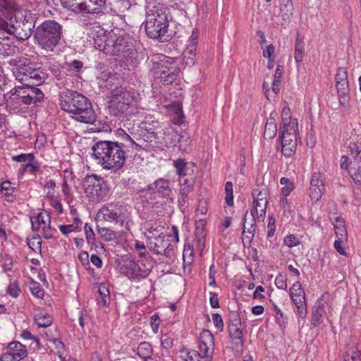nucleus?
<instances>
[{
  "instance_id": "obj_1",
  "label": "nucleus",
  "mask_w": 361,
  "mask_h": 361,
  "mask_svg": "<svg viewBox=\"0 0 361 361\" xmlns=\"http://www.w3.org/2000/svg\"><path fill=\"white\" fill-rule=\"evenodd\" d=\"M127 146L122 142L99 140L92 147V157L103 169L116 171L126 163Z\"/></svg>"
},
{
  "instance_id": "obj_2",
  "label": "nucleus",
  "mask_w": 361,
  "mask_h": 361,
  "mask_svg": "<svg viewBox=\"0 0 361 361\" xmlns=\"http://www.w3.org/2000/svg\"><path fill=\"white\" fill-rule=\"evenodd\" d=\"M60 106L61 109L73 114L75 121L93 123L96 121V114L92 103L83 94L72 90H67L61 94Z\"/></svg>"
},
{
  "instance_id": "obj_3",
  "label": "nucleus",
  "mask_w": 361,
  "mask_h": 361,
  "mask_svg": "<svg viewBox=\"0 0 361 361\" xmlns=\"http://www.w3.org/2000/svg\"><path fill=\"white\" fill-rule=\"evenodd\" d=\"M63 27L54 20H47L38 25L33 33L36 44L47 53L53 52L61 39Z\"/></svg>"
},
{
  "instance_id": "obj_4",
  "label": "nucleus",
  "mask_w": 361,
  "mask_h": 361,
  "mask_svg": "<svg viewBox=\"0 0 361 361\" xmlns=\"http://www.w3.org/2000/svg\"><path fill=\"white\" fill-rule=\"evenodd\" d=\"M145 28L147 35L160 42H167L171 39L169 33V20L165 8L154 7L147 13Z\"/></svg>"
},
{
  "instance_id": "obj_5",
  "label": "nucleus",
  "mask_w": 361,
  "mask_h": 361,
  "mask_svg": "<svg viewBox=\"0 0 361 361\" xmlns=\"http://www.w3.org/2000/svg\"><path fill=\"white\" fill-rule=\"evenodd\" d=\"M82 187L84 192L92 202L103 200L108 195L109 188L106 183L97 175L86 176L83 179Z\"/></svg>"
},
{
  "instance_id": "obj_6",
  "label": "nucleus",
  "mask_w": 361,
  "mask_h": 361,
  "mask_svg": "<svg viewBox=\"0 0 361 361\" xmlns=\"http://www.w3.org/2000/svg\"><path fill=\"white\" fill-rule=\"evenodd\" d=\"M21 73L18 75V81L25 86L29 85L38 86L43 84L49 77L48 71L42 67L27 62V66H21Z\"/></svg>"
},
{
  "instance_id": "obj_7",
  "label": "nucleus",
  "mask_w": 361,
  "mask_h": 361,
  "mask_svg": "<svg viewBox=\"0 0 361 361\" xmlns=\"http://www.w3.org/2000/svg\"><path fill=\"white\" fill-rule=\"evenodd\" d=\"M99 213L102 214L105 221L114 223L121 228H125L128 231L129 230V213L122 205L109 204L103 206L99 209Z\"/></svg>"
},
{
  "instance_id": "obj_8",
  "label": "nucleus",
  "mask_w": 361,
  "mask_h": 361,
  "mask_svg": "<svg viewBox=\"0 0 361 361\" xmlns=\"http://www.w3.org/2000/svg\"><path fill=\"white\" fill-rule=\"evenodd\" d=\"M161 58H159V61L153 62L155 77L160 79L163 85H169L174 81L180 70L170 58L165 56H162Z\"/></svg>"
},
{
  "instance_id": "obj_9",
  "label": "nucleus",
  "mask_w": 361,
  "mask_h": 361,
  "mask_svg": "<svg viewBox=\"0 0 361 361\" xmlns=\"http://www.w3.org/2000/svg\"><path fill=\"white\" fill-rule=\"evenodd\" d=\"M279 134L283 154L287 157H291L295 154L297 147L296 130L284 122L281 124Z\"/></svg>"
},
{
  "instance_id": "obj_10",
  "label": "nucleus",
  "mask_w": 361,
  "mask_h": 361,
  "mask_svg": "<svg viewBox=\"0 0 361 361\" xmlns=\"http://www.w3.org/2000/svg\"><path fill=\"white\" fill-rule=\"evenodd\" d=\"M108 49L109 55L123 56L127 60L132 59L135 54V49L130 38L121 36L118 37H111Z\"/></svg>"
},
{
  "instance_id": "obj_11",
  "label": "nucleus",
  "mask_w": 361,
  "mask_h": 361,
  "mask_svg": "<svg viewBox=\"0 0 361 361\" xmlns=\"http://www.w3.org/2000/svg\"><path fill=\"white\" fill-rule=\"evenodd\" d=\"M290 296L297 307L298 314L301 318L307 316V310L305 300V293L302 288L301 283L296 281L289 289Z\"/></svg>"
},
{
  "instance_id": "obj_12",
  "label": "nucleus",
  "mask_w": 361,
  "mask_h": 361,
  "mask_svg": "<svg viewBox=\"0 0 361 361\" xmlns=\"http://www.w3.org/2000/svg\"><path fill=\"white\" fill-rule=\"evenodd\" d=\"M170 237L171 235L164 236L161 235L155 237L149 240L147 247L156 255H162L170 257L171 252L173 249V246L170 243Z\"/></svg>"
},
{
  "instance_id": "obj_13",
  "label": "nucleus",
  "mask_w": 361,
  "mask_h": 361,
  "mask_svg": "<svg viewBox=\"0 0 361 361\" xmlns=\"http://www.w3.org/2000/svg\"><path fill=\"white\" fill-rule=\"evenodd\" d=\"M120 271L130 279L136 280L147 276V272L142 270L140 266L133 259L126 257L122 260Z\"/></svg>"
},
{
  "instance_id": "obj_14",
  "label": "nucleus",
  "mask_w": 361,
  "mask_h": 361,
  "mask_svg": "<svg viewBox=\"0 0 361 361\" xmlns=\"http://www.w3.org/2000/svg\"><path fill=\"white\" fill-rule=\"evenodd\" d=\"M324 175L319 172L312 176L310 186V197L312 200L318 201L325 191Z\"/></svg>"
},
{
  "instance_id": "obj_15",
  "label": "nucleus",
  "mask_w": 361,
  "mask_h": 361,
  "mask_svg": "<svg viewBox=\"0 0 361 361\" xmlns=\"http://www.w3.org/2000/svg\"><path fill=\"white\" fill-rule=\"evenodd\" d=\"M89 35L93 40L94 47L103 51L104 54H108L110 37L106 35V32L99 27H97L96 29L93 28L91 30Z\"/></svg>"
},
{
  "instance_id": "obj_16",
  "label": "nucleus",
  "mask_w": 361,
  "mask_h": 361,
  "mask_svg": "<svg viewBox=\"0 0 361 361\" xmlns=\"http://www.w3.org/2000/svg\"><path fill=\"white\" fill-rule=\"evenodd\" d=\"M135 93L124 87H118L111 92V97L120 101L128 108L135 98Z\"/></svg>"
},
{
  "instance_id": "obj_17",
  "label": "nucleus",
  "mask_w": 361,
  "mask_h": 361,
  "mask_svg": "<svg viewBox=\"0 0 361 361\" xmlns=\"http://www.w3.org/2000/svg\"><path fill=\"white\" fill-rule=\"evenodd\" d=\"M147 190H154V192L162 197H169L172 193L169 181L164 178H159L155 180L153 183L148 185Z\"/></svg>"
},
{
  "instance_id": "obj_18",
  "label": "nucleus",
  "mask_w": 361,
  "mask_h": 361,
  "mask_svg": "<svg viewBox=\"0 0 361 361\" xmlns=\"http://www.w3.org/2000/svg\"><path fill=\"white\" fill-rule=\"evenodd\" d=\"M293 10L294 7L292 0H280L279 16L281 18L280 23L281 25H286L290 23Z\"/></svg>"
},
{
  "instance_id": "obj_19",
  "label": "nucleus",
  "mask_w": 361,
  "mask_h": 361,
  "mask_svg": "<svg viewBox=\"0 0 361 361\" xmlns=\"http://www.w3.org/2000/svg\"><path fill=\"white\" fill-rule=\"evenodd\" d=\"M268 199H254L253 209L251 210L252 221H255V216L259 221H263L265 217Z\"/></svg>"
},
{
  "instance_id": "obj_20",
  "label": "nucleus",
  "mask_w": 361,
  "mask_h": 361,
  "mask_svg": "<svg viewBox=\"0 0 361 361\" xmlns=\"http://www.w3.org/2000/svg\"><path fill=\"white\" fill-rule=\"evenodd\" d=\"M84 8V13H104L106 10V0H85Z\"/></svg>"
},
{
  "instance_id": "obj_21",
  "label": "nucleus",
  "mask_w": 361,
  "mask_h": 361,
  "mask_svg": "<svg viewBox=\"0 0 361 361\" xmlns=\"http://www.w3.org/2000/svg\"><path fill=\"white\" fill-rule=\"evenodd\" d=\"M123 133V140L128 141L130 142L129 147L132 148V149H135V151H140L141 149H144L147 145H142V143L137 142V141L142 142V136L139 135V129L137 130L135 133H131L133 137L127 134L124 130H121Z\"/></svg>"
},
{
  "instance_id": "obj_22",
  "label": "nucleus",
  "mask_w": 361,
  "mask_h": 361,
  "mask_svg": "<svg viewBox=\"0 0 361 361\" xmlns=\"http://www.w3.org/2000/svg\"><path fill=\"white\" fill-rule=\"evenodd\" d=\"M16 11L14 0H0V14L3 18L11 19Z\"/></svg>"
},
{
  "instance_id": "obj_23",
  "label": "nucleus",
  "mask_w": 361,
  "mask_h": 361,
  "mask_svg": "<svg viewBox=\"0 0 361 361\" xmlns=\"http://www.w3.org/2000/svg\"><path fill=\"white\" fill-rule=\"evenodd\" d=\"M242 325H228V331L229 336L232 340L235 341V344L236 348H243L244 345V340L243 338V331L241 329Z\"/></svg>"
},
{
  "instance_id": "obj_24",
  "label": "nucleus",
  "mask_w": 361,
  "mask_h": 361,
  "mask_svg": "<svg viewBox=\"0 0 361 361\" xmlns=\"http://www.w3.org/2000/svg\"><path fill=\"white\" fill-rule=\"evenodd\" d=\"M64 8L75 13H84L85 0H60Z\"/></svg>"
},
{
  "instance_id": "obj_25",
  "label": "nucleus",
  "mask_w": 361,
  "mask_h": 361,
  "mask_svg": "<svg viewBox=\"0 0 361 361\" xmlns=\"http://www.w3.org/2000/svg\"><path fill=\"white\" fill-rule=\"evenodd\" d=\"M333 225L336 238L341 240H348V231L345 220L342 217L338 216L333 222Z\"/></svg>"
},
{
  "instance_id": "obj_26",
  "label": "nucleus",
  "mask_w": 361,
  "mask_h": 361,
  "mask_svg": "<svg viewBox=\"0 0 361 361\" xmlns=\"http://www.w3.org/2000/svg\"><path fill=\"white\" fill-rule=\"evenodd\" d=\"M108 108L110 114L114 116H121L129 109L120 101L111 97L110 101L108 102Z\"/></svg>"
},
{
  "instance_id": "obj_27",
  "label": "nucleus",
  "mask_w": 361,
  "mask_h": 361,
  "mask_svg": "<svg viewBox=\"0 0 361 361\" xmlns=\"http://www.w3.org/2000/svg\"><path fill=\"white\" fill-rule=\"evenodd\" d=\"M8 349L10 353L16 355L17 360H22L27 355L25 346L18 341L10 343Z\"/></svg>"
},
{
  "instance_id": "obj_28",
  "label": "nucleus",
  "mask_w": 361,
  "mask_h": 361,
  "mask_svg": "<svg viewBox=\"0 0 361 361\" xmlns=\"http://www.w3.org/2000/svg\"><path fill=\"white\" fill-rule=\"evenodd\" d=\"M195 180L192 177L184 180L183 183L180 184V195L181 196L179 200L180 203L185 204L188 194L193 190Z\"/></svg>"
},
{
  "instance_id": "obj_29",
  "label": "nucleus",
  "mask_w": 361,
  "mask_h": 361,
  "mask_svg": "<svg viewBox=\"0 0 361 361\" xmlns=\"http://www.w3.org/2000/svg\"><path fill=\"white\" fill-rule=\"evenodd\" d=\"M248 211L245 212V218H244V224H245V222L247 221V216ZM255 221H252L250 224V228H247L245 225H243V231L242 233V240L244 244H250L255 233Z\"/></svg>"
},
{
  "instance_id": "obj_30",
  "label": "nucleus",
  "mask_w": 361,
  "mask_h": 361,
  "mask_svg": "<svg viewBox=\"0 0 361 361\" xmlns=\"http://www.w3.org/2000/svg\"><path fill=\"white\" fill-rule=\"evenodd\" d=\"M324 313V309L321 302H317L312 312V325L317 326L322 322V317Z\"/></svg>"
},
{
  "instance_id": "obj_31",
  "label": "nucleus",
  "mask_w": 361,
  "mask_h": 361,
  "mask_svg": "<svg viewBox=\"0 0 361 361\" xmlns=\"http://www.w3.org/2000/svg\"><path fill=\"white\" fill-rule=\"evenodd\" d=\"M304 37L298 34L295 44V60L297 63L301 62L305 56Z\"/></svg>"
},
{
  "instance_id": "obj_32",
  "label": "nucleus",
  "mask_w": 361,
  "mask_h": 361,
  "mask_svg": "<svg viewBox=\"0 0 361 361\" xmlns=\"http://www.w3.org/2000/svg\"><path fill=\"white\" fill-rule=\"evenodd\" d=\"M277 132V126L275 119L271 116L267 121L264 128V137L266 139L274 138Z\"/></svg>"
},
{
  "instance_id": "obj_33",
  "label": "nucleus",
  "mask_w": 361,
  "mask_h": 361,
  "mask_svg": "<svg viewBox=\"0 0 361 361\" xmlns=\"http://www.w3.org/2000/svg\"><path fill=\"white\" fill-rule=\"evenodd\" d=\"M351 164L353 166L350 171V176L355 183L361 184V157L354 159Z\"/></svg>"
},
{
  "instance_id": "obj_34",
  "label": "nucleus",
  "mask_w": 361,
  "mask_h": 361,
  "mask_svg": "<svg viewBox=\"0 0 361 361\" xmlns=\"http://www.w3.org/2000/svg\"><path fill=\"white\" fill-rule=\"evenodd\" d=\"M183 61L188 66H192L195 63L196 56V47L194 44H188L183 53Z\"/></svg>"
},
{
  "instance_id": "obj_35",
  "label": "nucleus",
  "mask_w": 361,
  "mask_h": 361,
  "mask_svg": "<svg viewBox=\"0 0 361 361\" xmlns=\"http://www.w3.org/2000/svg\"><path fill=\"white\" fill-rule=\"evenodd\" d=\"M15 188L11 185V183L9 180L4 181L1 186V192L6 198L8 202H12L15 197L13 192Z\"/></svg>"
},
{
  "instance_id": "obj_36",
  "label": "nucleus",
  "mask_w": 361,
  "mask_h": 361,
  "mask_svg": "<svg viewBox=\"0 0 361 361\" xmlns=\"http://www.w3.org/2000/svg\"><path fill=\"white\" fill-rule=\"evenodd\" d=\"M361 353L356 346L348 347L343 361H361Z\"/></svg>"
},
{
  "instance_id": "obj_37",
  "label": "nucleus",
  "mask_w": 361,
  "mask_h": 361,
  "mask_svg": "<svg viewBox=\"0 0 361 361\" xmlns=\"http://www.w3.org/2000/svg\"><path fill=\"white\" fill-rule=\"evenodd\" d=\"M99 298L97 299V303L104 307L109 304L110 296L109 289L104 285H101L99 288Z\"/></svg>"
},
{
  "instance_id": "obj_38",
  "label": "nucleus",
  "mask_w": 361,
  "mask_h": 361,
  "mask_svg": "<svg viewBox=\"0 0 361 361\" xmlns=\"http://www.w3.org/2000/svg\"><path fill=\"white\" fill-rule=\"evenodd\" d=\"M139 135L142 136V145L144 143H152L156 139V133L152 128H140Z\"/></svg>"
},
{
  "instance_id": "obj_39",
  "label": "nucleus",
  "mask_w": 361,
  "mask_h": 361,
  "mask_svg": "<svg viewBox=\"0 0 361 361\" xmlns=\"http://www.w3.org/2000/svg\"><path fill=\"white\" fill-rule=\"evenodd\" d=\"M35 321L39 327H47L52 324V319L50 315L39 313L35 315Z\"/></svg>"
},
{
  "instance_id": "obj_40",
  "label": "nucleus",
  "mask_w": 361,
  "mask_h": 361,
  "mask_svg": "<svg viewBox=\"0 0 361 361\" xmlns=\"http://www.w3.org/2000/svg\"><path fill=\"white\" fill-rule=\"evenodd\" d=\"M34 86L35 85H29L27 91L30 93V95L32 96V103L35 104L43 100L44 93L39 88Z\"/></svg>"
},
{
  "instance_id": "obj_41",
  "label": "nucleus",
  "mask_w": 361,
  "mask_h": 361,
  "mask_svg": "<svg viewBox=\"0 0 361 361\" xmlns=\"http://www.w3.org/2000/svg\"><path fill=\"white\" fill-rule=\"evenodd\" d=\"M137 354L142 358L152 355V348L151 345L147 342L141 343L137 349Z\"/></svg>"
},
{
  "instance_id": "obj_42",
  "label": "nucleus",
  "mask_w": 361,
  "mask_h": 361,
  "mask_svg": "<svg viewBox=\"0 0 361 361\" xmlns=\"http://www.w3.org/2000/svg\"><path fill=\"white\" fill-rule=\"evenodd\" d=\"M173 166L176 169V172L180 177L183 178L187 176L188 171L190 170L188 167L187 164L183 159H177L173 161Z\"/></svg>"
},
{
  "instance_id": "obj_43",
  "label": "nucleus",
  "mask_w": 361,
  "mask_h": 361,
  "mask_svg": "<svg viewBox=\"0 0 361 361\" xmlns=\"http://www.w3.org/2000/svg\"><path fill=\"white\" fill-rule=\"evenodd\" d=\"M269 195L268 189L265 185H257L252 190L253 199H267Z\"/></svg>"
},
{
  "instance_id": "obj_44",
  "label": "nucleus",
  "mask_w": 361,
  "mask_h": 361,
  "mask_svg": "<svg viewBox=\"0 0 361 361\" xmlns=\"http://www.w3.org/2000/svg\"><path fill=\"white\" fill-rule=\"evenodd\" d=\"M280 183L281 185H284L281 188V192L284 197H287L294 189V184L288 178L285 177L281 178Z\"/></svg>"
},
{
  "instance_id": "obj_45",
  "label": "nucleus",
  "mask_w": 361,
  "mask_h": 361,
  "mask_svg": "<svg viewBox=\"0 0 361 361\" xmlns=\"http://www.w3.org/2000/svg\"><path fill=\"white\" fill-rule=\"evenodd\" d=\"M199 342H201L203 344L206 343L214 347V340L211 331L207 329H204L200 335Z\"/></svg>"
},
{
  "instance_id": "obj_46",
  "label": "nucleus",
  "mask_w": 361,
  "mask_h": 361,
  "mask_svg": "<svg viewBox=\"0 0 361 361\" xmlns=\"http://www.w3.org/2000/svg\"><path fill=\"white\" fill-rule=\"evenodd\" d=\"M27 245L35 252H41L42 241L40 240V236L37 235L36 236H33L31 239H28Z\"/></svg>"
},
{
  "instance_id": "obj_47",
  "label": "nucleus",
  "mask_w": 361,
  "mask_h": 361,
  "mask_svg": "<svg viewBox=\"0 0 361 361\" xmlns=\"http://www.w3.org/2000/svg\"><path fill=\"white\" fill-rule=\"evenodd\" d=\"M98 233L106 241H110L117 237V233L107 228H99Z\"/></svg>"
},
{
  "instance_id": "obj_48",
  "label": "nucleus",
  "mask_w": 361,
  "mask_h": 361,
  "mask_svg": "<svg viewBox=\"0 0 361 361\" xmlns=\"http://www.w3.org/2000/svg\"><path fill=\"white\" fill-rule=\"evenodd\" d=\"M226 197L225 201L228 206L233 204V183L228 181L225 185Z\"/></svg>"
},
{
  "instance_id": "obj_49",
  "label": "nucleus",
  "mask_w": 361,
  "mask_h": 361,
  "mask_svg": "<svg viewBox=\"0 0 361 361\" xmlns=\"http://www.w3.org/2000/svg\"><path fill=\"white\" fill-rule=\"evenodd\" d=\"M199 343V353H200L202 357L206 360L211 357L214 351L213 347L206 343L203 344L201 342Z\"/></svg>"
},
{
  "instance_id": "obj_50",
  "label": "nucleus",
  "mask_w": 361,
  "mask_h": 361,
  "mask_svg": "<svg viewBox=\"0 0 361 361\" xmlns=\"http://www.w3.org/2000/svg\"><path fill=\"white\" fill-rule=\"evenodd\" d=\"M27 62L22 61H18L16 59H11L8 61V64L11 66H15L16 68L13 70V74L16 76V78L18 80V75L19 73H21V71H20L18 69H20L21 66H27Z\"/></svg>"
},
{
  "instance_id": "obj_51",
  "label": "nucleus",
  "mask_w": 361,
  "mask_h": 361,
  "mask_svg": "<svg viewBox=\"0 0 361 361\" xmlns=\"http://www.w3.org/2000/svg\"><path fill=\"white\" fill-rule=\"evenodd\" d=\"M45 216L46 214L44 215V214L40 212L38 214L35 220H32V219H31L32 230L37 231L39 229V226L41 224H46Z\"/></svg>"
},
{
  "instance_id": "obj_52",
  "label": "nucleus",
  "mask_w": 361,
  "mask_h": 361,
  "mask_svg": "<svg viewBox=\"0 0 361 361\" xmlns=\"http://www.w3.org/2000/svg\"><path fill=\"white\" fill-rule=\"evenodd\" d=\"M30 291L33 295L37 298H42L44 297V290L41 288L39 283L32 281L30 283Z\"/></svg>"
},
{
  "instance_id": "obj_53",
  "label": "nucleus",
  "mask_w": 361,
  "mask_h": 361,
  "mask_svg": "<svg viewBox=\"0 0 361 361\" xmlns=\"http://www.w3.org/2000/svg\"><path fill=\"white\" fill-rule=\"evenodd\" d=\"M347 241L348 240H341L337 238V240H336L334 242V248L339 254L343 256L347 255V253L345 252Z\"/></svg>"
},
{
  "instance_id": "obj_54",
  "label": "nucleus",
  "mask_w": 361,
  "mask_h": 361,
  "mask_svg": "<svg viewBox=\"0 0 361 361\" xmlns=\"http://www.w3.org/2000/svg\"><path fill=\"white\" fill-rule=\"evenodd\" d=\"M185 361H208L204 359L200 353L196 350H191L186 354Z\"/></svg>"
},
{
  "instance_id": "obj_55",
  "label": "nucleus",
  "mask_w": 361,
  "mask_h": 361,
  "mask_svg": "<svg viewBox=\"0 0 361 361\" xmlns=\"http://www.w3.org/2000/svg\"><path fill=\"white\" fill-rule=\"evenodd\" d=\"M228 325H242L240 314L237 311H231L229 312Z\"/></svg>"
},
{
  "instance_id": "obj_56",
  "label": "nucleus",
  "mask_w": 361,
  "mask_h": 361,
  "mask_svg": "<svg viewBox=\"0 0 361 361\" xmlns=\"http://www.w3.org/2000/svg\"><path fill=\"white\" fill-rule=\"evenodd\" d=\"M350 154L353 156V159L357 157H361L360 154L361 153V143L358 142H350L348 147Z\"/></svg>"
},
{
  "instance_id": "obj_57",
  "label": "nucleus",
  "mask_w": 361,
  "mask_h": 361,
  "mask_svg": "<svg viewBox=\"0 0 361 361\" xmlns=\"http://www.w3.org/2000/svg\"><path fill=\"white\" fill-rule=\"evenodd\" d=\"M34 155L32 154H21L18 156L12 157V159L18 162L29 163L32 162L34 159Z\"/></svg>"
},
{
  "instance_id": "obj_58",
  "label": "nucleus",
  "mask_w": 361,
  "mask_h": 361,
  "mask_svg": "<svg viewBox=\"0 0 361 361\" xmlns=\"http://www.w3.org/2000/svg\"><path fill=\"white\" fill-rule=\"evenodd\" d=\"M284 244L289 247H293L300 245V240L294 235L290 234L285 237Z\"/></svg>"
},
{
  "instance_id": "obj_59",
  "label": "nucleus",
  "mask_w": 361,
  "mask_h": 361,
  "mask_svg": "<svg viewBox=\"0 0 361 361\" xmlns=\"http://www.w3.org/2000/svg\"><path fill=\"white\" fill-rule=\"evenodd\" d=\"M336 82H348L346 68L341 67L338 69L336 75Z\"/></svg>"
},
{
  "instance_id": "obj_60",
  "label": "nucleus",
  "mask_w": 361,
  "mask_h": 361,
  "mask_svg": "<svg viewBox=\"0 0 361 361\" xmlns=\"http://www.w3.org/2000/svg\"><path fill=\"white\" fill-rule=\"evenodd\" d=\"M27 88H28V86L25 87H17L15 88V92L13 94V99H18L20 100L23 97H25V96L28 92L27 91Z\"/></svg>"
},
{
  "instance_id": "obj_61",
  "label": "nucleus",
  "mask_w": 361,
  "mask_h": 361,
  "mask_svg": "<svg viewBox=\"0 0 361 361\" xmlns=\"http://www.w3.org/2000/svg\"><path fill=\"white\" fill-rule=\"evenodd\" d=\"M275 284L278 288L286 290L287 288L286 276L281 274L277 276L275 279Z\"/></svg>"
},
{
  "instance_id": "obj_62",
  "label": "nucleus",
  "mask_w": 361,
  "mask_h": 361,
  "mask_svg": "<svg viewBox=\"0 0 361 361\" xmlns=\"http://www.w3.org/2000/svg\"><path fill=\"white\" fill-rule=\"evenodd\" d=\"M85 231L86 234V238L89 244L93 243L94 241V233L92 227L88 224L85 225Z\"/></svg>"
},
{
  "instance_id": "obj_63",
  "label": "nucleus",
  "mask_w": 361,
  "mask_h": 361,
  "mask_svg": "<svg viewBox=\"0 0 361 361\" xmlns=\"http://www.w3.org/2000/svg\"><path fill=\"white\" fill-rule=\"evenodd\" d=\"M22 173H24L25 171H29L30 173H35L39 171V167L35 164H32V162L27 163L22 166Z\"/></svg>"
},
{
  "instance_id": "obj_64",
  "label": "nucleus",
  "mask_w": 361,
  "mask_h": 361,
  "mask_svg": "<svg viewBox=\"0 0 361 361\" xmlns=\"http://www.w3.org/2000/svg\"><path fill=\"white\" fill-rule=\"evenodd\" d=\"M20 289L16 283H11L7 289V293L13 298H17L19 295Z\"/></svg>"
}]
</instances>
